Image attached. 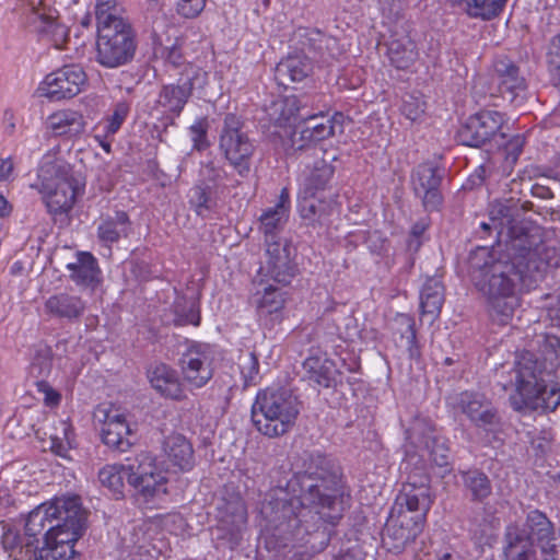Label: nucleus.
<instances>
[{
	"mask_svg": "<svg viewBox=\"0 0 560 560\" xmlns=\"http://www.w3.org/2000/svg\"><path fill=\"white\" fill-rule=\"evenodd\" d=\"M345 510L340 478L330 471L324 455L310 453L303 459V470L294 472L284 487L266 493L260 514L279 547L304 545L316 535L327 546Z\"/></svg>",
	"mask_w": 560,
	"mask_h": 560,
	"instance_id": "nucleus-1",
	"label": "nucleus"
},
{
	"mask_svg": "<svg viewBox=\"0 0 560 560\" xmlns=\"http://www.w3.org/2000/svg\"><path fill=\"white\" fill-rule=\"evenodd\" d=\"M548 267L549 261L541 257L538 248H528L511 261H495L480 269L474 277V284L486 296L491 319L499 325L509 324L518 305L517 285L530 291L544 278Z\"/></svg>",
	"mask_w": 560,
	"mask_h": 560,
	"instance_id": "nucleus-2",
	"label": "nucleus"
},
{
	"mask_svg": "<svg viewBox=\"0 0 560 560\" xmlns=\"http://www.w3.org/2000/svg\"><path fill=\"white\" fill-rule=\"evenodd\" d=\"M544 351L541 362L534 354H523L516 363L515 393L511 402L515 410L551 412L560 405V340Z\"/></svg>",
	"mask_w": 560,
	"mask_h": 560,
	"instance_id": "nucleus-3",
	"label": "nucleus"
},
{
	"mask_svg": "<svg viewBox=\"0 0 560 560\" xmlns=\"http://www.w3.org/2000/svg\"><path fill=\"white\" fill-rule=\"evenodd\" d=\"M127 464H107L98 471V479L115 499L125 494V479L145 502L166 494L168 479L159 467L156 456L142 451L133 458H126Z\"/></svg>",
	"mask_w": 560,
	"mask_h": 560,
	"instance_id": "nucleus-4",
	"label": "nucleus"
},
{
	"mask_svg": "<svg viewBox=\"0 0 560 560\" xmlns=\"http://www.w3.org/2000/svg\"><path fill=\"white\" fill-rule=\"evenodd\" d=\"M95 15L96 60L106 68H116L130 61L137 48L135 33L131 25L117 15L115 1L98 0Z\"/></svg>",
	"mask_w": 560,
	"mask_h": 560,
	"instance_id": "nucleus-5",
	"label": "nucleus"
},
{
	"mask_svg": "<svg viewBox=\"0 0 560 560\" xmlns=\"http://www.w3.org/2000/svg\"><path fill=\"white\" fill-rule=\"evenodd\" d=\"M299 413L296 397L283 388L267 387L259 390L252 407L255 428L268 438L288 433L295 424Z\"/></svg>",
	"mask_w": 560,
	"mask_h": 560,
	"instance_id": "nucleus-6",
	"label": "nucleus"
},
{
	"mask_svg": "<svg viewBox=\"0 0 560 560\" xmlns=\"http://www.w3.org/2000/svg\"><path fill=\"white\" fill-rule=\"evenodd\" d=\"M553 539L555 529L550 520L539 510H532L523 526L517 523L506 526L502 560H536L534 542L541 547Z\"/></svg>",
	"mask_w": 560,
	"mask_h": 560,
	"instance_id": "nucleus-7",
	"label": "nucleus"
},
{
	"mask_svg": "<svg viewBox=\"0 0 560 560\" xmlns=\"http://www.w3.org/2000/svg\"><path fill=\"white\" fill-rule=\"evenodd\" d=\"M63 516L38 548L35 560H75V542L84 532L85 517L78 498L63 499Z\"/></svg>",
	"mask_w": 560,
	"mask_h": 560,
	"instance_id": "nucleus-8",
	"label": "nucleus"
},
{
	"mask_svg": "<svg viewBox=\"0 0 560 560\" xmlns=\"http://www.w3.org/2000/svg\"><path fill=\"white\" fill-rule=\"evenodd\" d=\"M84 182L75 176L67 163H56L43 170L38 191L49 213L63 214L72 210L78 196L84 189Z\"/></svg>",
	"mask_w": 560,
	"mask_h": 560,
	"instance_id": "nucleus-9",
	"label": "nucleus"
},
{
	"mask_svg": "<svg viewBox=\"0 0 560 560\" xmlns=\"http://www.w3.org/2000/svg\"><path fill=\"white\" fill-rule=\"evenodd\" d=\"M244 120L234 113H228L223 119L219 147L224 158L237 174L246 177L250 171V160L255 145L244 130Z\"/></svg>",
	"mask_w": 560,
	"mask_h": 560,
	"instance_id": "nucleus-10",
	"label": "nucleus"
},
{
	"mask_svg": "<svg viewBox=\"0 0 560 560\" xmlns=\"http://www.w3.org/2000/svg\"><path fill=\"white\" fill-rule=\"evenodd\" d=\"M425 523L423 514L409 515L392 508L382 530V547L388 552L401 553L423 532Z\"/></svg>",
	"mask_w": 560,
	"mask_h": 560,
	"instance_id": "nucleus-11",
	"label": "nucleus"
},
{
	"mask_svg": "<svg viewBox=\"0 0 560 560\" xmlns=\"http://www.w3.org/2000/svg\"><path fill=\"white\" fill-rule=\"evenodd\" d=\"M88 84V75L79 65H65L44 77L37 88L40 97L50 102L71 100Z\"/></svg>",
	"mask_w": 560,
	"mask_h": 560,
	"instance_id": "nucleus-12",
	"label": "nucleus"
},
{
	"mask_svg": "<svg viewBox=\"0 0 560 560\" xmlns=\"http://www.w3.org/2000/svg\"><path fill=\"white\" fill-rule=\"evenodd\" d=\"M504 124V114L498 110L482 109L466 119L459 128L457 137L464 145L480 148L497 138L505 139Z\"/></svg>",
	"mask_w": 560,
	"mask_h": 560,
	"instance_id": "nucleus-13",
	"label": "nucleus"
},
{
	"mask_svg": "<svg viewBox=\"0 0 560 560\" xmlns=\"http://www.w3.org/2000/svg\"><path fill=\"white\" fill-rule=\"evenodd\" d=\"M491 82L498 94L513 105L523 103L527 90L520 67L508 57H498L492 63Z\"/></svg>",
	"mask_w": 560,
	"mask_h": 560,
	"instance_id": "nucleus-14",
	"label": "nucleus"
},
{
	"mask_svg": "<svg viewBox=\"0 0 560 560\" xmlns=\"http://www.w3.org/2000/svg\"><path fill=\"white\" fill-rule=\"evenodd\" d=\"M102 423V442L109 448L127 452L132 445V431L126 416L112 405H98L94 412Z\"/></svg>",
	"mask_w": 560,
	"mask_h": 560,
	"instance_id": "nucleus-15",
	"label": "nucleus"
},
{
	"mask_svg": "<svg viewBox=\"0 0 560 560\" xmlns=\"http://www.w3.org/2000/svg\"><path fill=\"white\" fill-rule=\"evenodd\" d=\"M435 495L433 494L430 486V478L428 475L419 477V482L412 480L410 476L408 481L405 482L396 495L393 504L395 511H400L410 514H423L427 520L428 514L434 503Z\"/></svg>",
	"mask_w": 560,
	"mask_h": 560,
	"instance_id": "nucleus-16",
	"label": "nucleus"
},
{
	"mask_svg": "<svg viewBox=\"0 0 560 560\" xmlns=\"http://www.w3.org/2000/svg\"><path fill=\"white\" fill-rule=\"evenodd\" d=\"M201 69L192 63L184 66L176 83L164 84L159 93L158 104L175 117H179L192 95L195 81Z\"/></svg>",
	"mask_w": 560,
	"mask_h": 560,
	"instance_id": "nucleus-17",
	"label": "nucleus"
},
{
	"mask_svg": "<svg viewBox=\"0 0 560 560\" xmlns=\"http://www.w3.org/2000/svg\"><path fill=\"white\" fill-rule=\"evenodd\" d=\"M185 382L194 388L203 387L213 376L212 358L206 346L192 345L179 359Z\"/></svg>",
	"mask_w": 560,
	"mask_h": 560,
	"instance_id": "nucleus-18",
	"label": "nucleus"
},
{
	"mask_svg": "<svg viewBox=\"0 0 560 560\" xmlns=\"http://www.w3.org/2000/svg\"><path fill=\"white\" fill-rule=\"evenodd\" d=\"M458 408L471 421V423L485 431H494L500 424V417L491 401L482 394L463 392L458 396Z\"/></svg>",
	"mask_w": 560,
	"mask_h": 560,
	"instance_id": "nucleus-19",
	"label": "nucleus"
},
{
	"mask_svg": "<svg viewBox=\"0 0 560 560\" xmlns=\"http://www.w3.org/2000/svg\"><path fill=\"white\" fill-rule=\"evenodd\" d=\"M88 122L82 112L67 107L51 112L44 121L47 133L67 141H74L85 132Z\"/></svg>",
	"mask_w": 560,
	"mask_h": 560,
	"instance_id": "nucleus-20",
	"label": "nucleus"
},
{
	"mask_svg": "<svg viewBox=\"0 0 560 560\" xmlns=\"http://www.w3.org/2000/svg\"><path fill=\"white\" fill-rule=\"evenodd\" d=\"M257 320L260 325L272 328L283 319L287 304V293L279 288L268 284L253 294Z\"/></svg>",
	"mask_w": 560,
	"mask_h": 560,
	"instance_id": "nucleus-21",
	"label": "nucleus"
},
{
	"mask_svg": "<svg viewBox=\"0 0 560 560\" xmlns=\"http://www.w3.org/2000/svg\"><path fill=\"white\" fill-rule=\"evenodd\" d=\"M63 499H55L36 506L28 513L25 522V535L34 538L38 542L37 537L43 535L44 540L51 534L55 526H58L63 516Z\"/></svg>",
	"mask_w": 560,
	"mask_h": 560,
	"instance_id": "nucleus-22",
	"label": "nucleus"
},
{
	"mask_svg": "<svg viewBox=\"0 0 560 560\" xmlns=\"http://www.w3.org/2000/svg\"><path fill=\"white\" fill-rule=\"evenodd\" d=\"M266 256L265 267L260 268L265 276L279 284H290L296 275V265L290 256L289 246L270 242L266 245Z\"/></svg>",
	"mask_w": 560,
	"mask_h": 560,
	"instance_id": "nucleus-23",
	"label": "nucleus"
},
{
	"mask_svg": "<svg viewBox=\"0 0 560 560\" xmlns=\"http://www.w3.org/2000/svg\"><path fill=\"white\" fill-rule=\"evenodd\" d=\"M291 210L290 191L283 187L279 194L278 201L273 207L262 211L259 217V230L265 236V243L280 242L279 234L287 224Z\"/></svg>",
	"mask_w": 560,
	"mask_h": 560,
	"instance_id": "nucleus-24",
	"label": "nucleus"
},
{
	"mask_svg": "<svg viewBox=\"0 0 560 560\" xmlns=\"http://www.w3.org/2000/svg\"><path fill=\"white\" fill-rule=\"evenodd\" d=\"M303 370L306 380L322 388L336 387L341 375L335 361L320 350L310 352L303 362Z\"/></svg>",
	"mask_w": 560,
	"mask_h": 560,
	"instance_id": "nucleus-25",
	"label": "nucleus"
},
{
	"mask_svg": "<svg viewBox=\"0 0 560 560\" xmlns=\"http://www.w3.org/2000/svg\"><path fill=\"white\" fill-rule=\"evenodd\" d=\"M416 194H422V205L425 210H438L443 201L440 191L441 177L438 170L430 163H422L417 166L412 176Z\"/></svg>",
	"mask_w": 560,
	"mask_h": 560,
	"instance_id": "nucleus-26",
	"label": "nucleus"
},
{
	"mask_svg": "<svg viewBox=\"0 0 560 560\" xmlns=\"http://www.w3.org/2000/svg\"><path fill=\"white\" fill-rule=\"evenodd\" d=\"M148 380L152 388L165 399L184 400L186 389L175 369L166 363H156L148 370Z\"/></svg>",
	"mask_w": 560,
	"mask_h": 560,
	"instance_id": "nucleus-27",
	"label": "nucleus"
},
{
	"mask_svg": "<svg viewBox=\"0 0 560 560\" xmlns=\"http://www.w3.org/2000/svg\"><path fill=\"white\" fill-rule=\"evenodd\" d=\"M301 102L296 95H287L272 105L271 120L279 137L289 138L290 142L295 136L300 118Z\"/></svg>",
	"mask_w": 560,
	"mask_h": 560,
	"instance_id": "nucleus-28",
	"label": "nucleus"
},
{
	"mask_svg": "<svg viewBox=\"0 0 560 560\" xmlns=\"http://www.w3.org/2000/svg\"><path fill=\"white\" fill-rule=\"evenodd\" d=\"M85 308L86 303L80 295L67 291L51 294L44 303L48 316L70 323L81 318Z\"/></svg>",
	"mask_w": 560,
	"mask_h": 560,
	"instance_id": "nucleus-29",
	"label": "nucleus"
},
{
	"mask_svg": "<svg viewBox=\"0 0 560 560\" xmlns=\"http://www.w3.org/2000/svg\"><path fill=\"white\" fill-rule=\"evenodd\" d=\"M167 464L174 471L188 472L196 465L192 444L182 434H171L163 443Z\"/></svg>",
	"mask_w": 560,
	"mask_h": 560,
	"instance_id": "nucleus-30",
	"label": "nucleus"
},
{
	"mask_svg": "<svg viewBox=\"0 0 560 560\" xmlns=\"http://www.w3.org/2000/svg\"><path fill=\"white\" fill-rule=\"evenodd\" d=\"M343 114L336 112L325 122L316 124L313 127H305L301 130L298 138H292L291 147L293 150H304L316 145L318 142L329 139L336 133V126L342 130Z\"/></svg>",
	"mask_w": 560,
	"mask_h": 560,
	"instance_id": "nucleus-31",
	"label": "nucleus"
},
{
	"mask_svg": "<svg viewBox=\"0 0 560 560\" xmlns=\"http://www.w3.org/2000/svg\"><path fill=\"white\" fill-rule=\"evenodd\" d=\"M335 175V166L323 160L316 161L313 167L304 176L301 184V194L306 197H319L320 194L330 188Z\"/></svg>",
	"mask_w": 560,
	"mask_h": 560,
	"instance_id": "nucleus-32",
	"label": "nucleus"
},
{
	"mask_svg": "<svg viewBox=\"0 0 560 560\" xmlns=\"http://www.w3.org/2000/svg\"><path fill=\"white\" fill-rule=\"evenodd\" d=\"M66 268L71 280L78 285L93 287L100 280L97 260L90 252H79L77 261L67 264Z\"/></svg>",
	"mask_w": 560,
	"mask_h": 560,
	"instance_id": "nucleus-33",
	"label": "nucleus"
},
{
	"mask_svg": "<svg viewBox=\"0 0 560 560\" xmlns=\"http://www.w3.org/2000/svg\"><path fill=\"white\" fill-rule=\"evenodd\" d=\"M131 222L126 211H116L113 217L102 219L97 226V237L109 249L121 236H127Z\"/></svg>",
	"mask_w": 560,
	"mask_h": 560,
	"instance_id": "nucleus-34",
	"label": "nucleus"
},
{
	"mask_svg": "<svg viewBox=\"0 0 560 560\" xmlns=\"http://www.w3.org/2000/svg\"><path fill=\"white\" fill-rule=\"evenodd\" d=\"M444 304V287L434 278H429L420 291V308L422 315H431L435 318L440 315Z\"/></svg>",
	"mask_w": 560,
	"mask_h": 560,
	"instance_id": "nucleus-35",
	"label": "nucleus"
},
{
	"mask_svg": "<svg viewBox=\"0 0 560 560\" xmlns=\"http://www.w3.org/2000/svg\"><path fill=\"white\" fill-rule=\"evenodd\" d=\"M499 526V520L493 516L475 517L469 527L470 538L480 549L492 547L498 539Z\"/></svg>",
	"mask_w": 560,
	"mask_h": 560,
	"instance_id": "nucleus-36",
	"label": "nucleus"
},
{
	"mask_svg": "<svg viewBox=\"0 0 560 560\" xmlns=\"http://www.w3.org/2000/svg\"><path fill=\"white\" fill-rule=\"evenodd\" d=\"M49 436L51 452L60 457H66L74 441V431L70 420L56 421Z\"/></svg>",
	"mask_w": 560,
	"mask_h": 560,
	"instance_id": "nucleus-37",
	"label": "nucleus"
},
{
	"mask_svg": "<svg viewBox=\"0 0 560 560\" xmlns=\"http://www.w3.org/2000/svg\"><path fill=\"white\" fill-rule=\"evenodd\" d=\"M278 70L291 82H301L312 73L313 65L304 55H290L279 62Z\"/></svg>",
	"mask_w": 560,
	"mask_h": 560,
	"instance_id": "nucleus-38",
	"label": "nucleus"
},
{
	"mask_svg": "<svg viewBox=\"0 0 560 560\" xmlns=\"http://www.w3.org/2000/svg\"><path fill=\"white\" fill-rule=\"evenodd\" d=\"M390 63L399 70L410 68L418 58V51L413 42L392 40L388 46Z\"/></svg>",
	"mask_w": 560,
	"mask_h": 560,
	"instance_id": "nucleus-39",
	"label": "nucleus"
},
{
	"mask_svg": "<svg viewBox=\"0 0 560 560\" xmlns=\"http://www.w3.org/2000/svg\"><path fill=\"white\" fill-rule=\"evenodd\" d=\"M39 33L46 36L51 45L61 49L63 44L68 40L69 30L66 25L58 22L57 16L49 12L48 14H40Z\"/></svg>",
	"mask_w": 560,
	"mask_h": 560,
	"instance_id": "nucleus-40",
	"label": "nucleus"
},
{
	"mask_svg": "<svg viewBox=\"0 0 560 560\" xmlns=\"http://www.w3.org/2000/svg\"><path fill=\"white\" fill-rule=\"evenodd\" d=\"M219 518L231 527H238L247 521L246 504L241 495H236L229 501H225L219 508Z\"/></svg>",
	"mask_w": 560,
	"mask_h": 560,
	"instance_id": "nucleus-41",
	"label": "nucleus"
},
{
	"mask_svg": "<svg viewBox=\"0 0 560 560\" xmlns=\"http://www.w3.org/2000/svg\"><path fill=\"white\" fill-rule=\"evenodd\" d=\"M506 2L508 0H469L466 13L472 19L490 21L503 12Z\"/></svg>",
	"mask_w": 560,
	"mask_h": 560,
	"instance_id": "nucleus-42",
	"label": "nucleus"
},
{
	"mask_svg": "<svg viewBox=\"0 0 560 560\" xmlns=\"http://www.w3.org/2000/svg\"><path fill=\"white\" fill-rule=\"evenodd\" d=\"M427 102L420 93H409L404 95L399 106L400 114L411 122L421 121L425 114Z\"/></svg>",
	"mask_w": 560,
	"mask_h": 560,
	"instance_id": "nucleus-43",
	"label": "nucleus"
},
{
	"mask_svg": "<svg viewBox=\"0 0 560 560\" xmlns=\"http://www.w3.org/2000/svg\"><path fill=\"white\" fill-rule=\"evenodd\" d=\"M186 301L184 298H178L175 300L173 304L174 318L173 324L176 327H183L187 325H192L198 327L201 322V316L199 308L195 305H190L187 311L184 312V305Z\"/></svg>",
	"mask_w": 560,
	"mask_h": 560,
	"instance_id": "nucleus-44",
	"label": "nucleus"
},
{
	"mask_svg": "<svg viewBox=\"0 0 560 560\" xmlns=\"http://www.w3.org/2000/svg\"><path fill=\"white\" fill-rule=\"evenodd\" d=\"M464 480L475 500H483L490 495L491 483L486 474L480 471L468 472Z\"/></svg>",
	"mask_w": 560,
	"mask_h": 560,
	"instance_id": "nucleus-45",
	"label": "nucleus"
},
{
	"mask_svg": "<svg viewBox=\"0 0 560 560\" xmlns=\"http://www.w3.org/2000/svg\"><path fill=\"white\" fill-rule=\"evenodd\" d=\"M1 545L9 558L13 560L23 559V544L22 536L19 530L13 528H7L1 537Z\"/></svg>",
	"mask_w": 560,
	"mask_h": 560,
	"instance_id": "nucleus-46",
	"label": "nucleus"
},
{
	"mask_svg": "<svg viewBox=\"0 0 560 560\" xmlns=\"http://www.w3.org/2000/svg\"><path fill=\"white\" fill-rule=\"evenodd\" d=\"M547 63L553 85L560 90V33L550 39L547 51Z\"/></svg>",
	"mask_w": 560,
	"mask_h": 560,
	"instance_id": "nucleus-47",
	"label": "nucleus"
},
{
	"mask_svg": "<svg viewBox=\"0 0 560 560\" xmlns=\"http://www.w3.org/2000/svg\"><path fill=\"white\" fill-rule=\"evenodd\" d=\"M190 139L192 142V150L202 152L210 147L208 140V121L207 118H198L189 127Z\"/></svg>",
	"mask_w": 560,
	"mask_h": 560,
	"instance_id": "nucleus-48",
	"label": "nucleus"
},
{
	"mask_svg": "<svg viewBox=\"0 0 560 560\" xmlns=\"http://www.w3.org/2000/svg\"><path fill=\"white\" fill-rule=\"evenodd\" d=\"M430 460L439 467L448 463L450 450L441 438L434 436L425 442Z\"/></svg>",
	"mask_w": 560,
	"mask_h": 560,
	"instance_id": "nucleus-49",
	"label": "nucleus"
},
{
	"mask_svg": "<svg viewBox=\"0 0 560 560\" xmlns=\"http://www.w3.org/2000/svg\"><path fill=\"white\" fill-rule=\"evenodd\" d=\"M116 133L117 131L109 129L108 124L102 119L94 126L93 139L105 153L109 154L112 152V142Z\"/></svg>",
	"mask_w": 560,
	"mask_h": 560,
	"instance_id": "nucleus-50",
	"label": "nucleus"
},
{
	"mask_svg": "<svg viewBox=\"0 0 560 560\" xmlns=\"http://www.w3.org/2000/svg\"><path fill=\"white\" fill-rule=\"evenodd\" d=\"M130 112V105L126 101L117 102L113 108V113L103 118L108 124L109 129L119 131L122 124L127 119Z\"/></svg>",
	"mask_w": 560,
	"mask_h": 560,
	"instance_id": "nucleus-51",
	"label": "nucleus"
},
{
	"mask_svg": "<svg viewBox=\"0 0 560 560\" xmlns=\"http://www.w3.org/2000/svg\"><path fill=\"white\" fill-rule=\"evenodd\" d=\"M397 324V334L401 339H415L417 336L416 320L413 316L405 313H398L395 317Z\"/></svg>",
	"mask_w": 560,
	"mask_h": 560,
	"instance_id": "nucleus-52",
	"label": "nucleus"
},
{
	"mask_svg": "<svg viewBox=\"0 0 560 560\" xmlns=\"http://www.w3.org/2000/svg\"><path fill=\"white\" fill-rule=\"evenodd\" d=\"M36 390L44 396V405L48 408H57L61 402V394L56 390L47 381H37Z\"/></svg>",
	"mask_w": 560,
	"mask_h": 560,
	"instance_id": "nucleus-53",
	"label": "nucleus"
},
{
	"mask_svg": "<svg viewBox=\"0 0 560 560\" xmlns=\"http://www.w3.org/2000/svg\"><path fill=\"white\" fill-rule=\"evenodd\" d=\"M207 0H178L176 11L185 19H195L200 15Z\"/></svg>",
	"mask_w": 560,
	"mask_h": 560,
	"instance_id": "nucleus-54",
	"label": "nucleus"
},
{
	"mask_svg": "<svg viewBox=\"0 0 560 560\" xmlns=\"http://www.w3.org/2000/svg\"><path fill=\"white\" fill-rule=\"evenodd\" d=\"M315 199H318L322 202L320 197H306L305 194L299 192V201H298V211L302 219L304 220H314L317 214V207L315 205Z\"/></svg>",
	"mask_w": 560,
	"mask_h": 560,
	"instance_id": "nucleus-55",
	"label": "nucleus"
},
{
	"mask_svg": "<svg viewBox=\"0 0 560 560\" xmlns=\"http://www.w3.org/2000/svg\"><path fill=\"white\" fill-rule=\"evenodd\" d=\"M192 202L195 210L201 214L203 210L210 209V192L207 186H196L192 189Z\"/></svg>",
	"mask_w": 560,
	"mask_h": 560,
	"instance_id": "nucleus-56",
	"label": "nucleus"
},
{
	"mask_svg": "<svg viewBox=\"0 0 560 560\" xmlns=\"http://www.w3.org/2000/svg\"><path fill=\"white\" fill-rule=\"evenodd\" d=\"M525 138L522 135L513 136L506 143V159L515 162L523 151Z\"/></svg>",
	"mask_w": 560,
	"mask_h": 560,
	"instance_id": "nucleus-57",
	"label": "nucleus"
},
{
	"mask_svg": "<svg viewBox=\"0 0 560 560\" xmlns=\"http://www.w3.org/2000/svg\"><path fill=\"white\" fill-rule=\"evenodd\" d=\"M364 552L359 546L340 548L332 555L331 560H363Z\"/></svg>",
	"mask_w": 560,
	"mask_h": 560,
	"instance_id": "nucleus-58",
	"label": "nucleus"
},
{
	"mask_svg": "<svg viewBox=\"0 0 560 560\" xmlns=\"http://www.w3.org/2000/svg\"><path fill=\"white\" fill-rule=\"evenodd\" d=\"M429 228V223L425 220H420L413 223L410 230V236L417 241L416 249H418L421 245L420 238L425 233Z\"/></svg>",
	"mask_w": 560,
	"mask_h": 560,
	"instance_id": "nucleus-59",
	"label": "nucleus"
},
{
	"mask_svg": "<svg viewBox=\"0 0 560 560\" xmlns=\"http://www.w3.org/2000/svg\"><path fill=\"white\" fill-rule=\"evenodd\" d=\"M540 548L544 555V560H560V542L558 545H544Z\"/></svg>",
	"mask_w": 560,
	"mask_h": 560,
	"instance_id": "nucleus-60",
	"label": "nucleus"
},
{
	"mask_svg": "<svg viewBox=\"0 0 560 560\" xmlns=\"http://www.w3.org/2000/svg\"><path fill=\"white\" fill-rule=\"evenodd\" d=\"M407 351L410 359L419 360L421 358V346L417 339V336L415 339L407 340Z\"/></svg>",
	"mask_w": 560,
	"mask_h": 560,
	"instance_id": "nucleus-61",
	"label": "nucleus"
},
{
	"mask_svg": "<svg viewBox=\"0 0 560 560\" xmlns=\"http://www.w3.org/2000/svg\"><path fill=\"white\" fill-rule=\"evenodd\" d=\"M13 172V162L10 158L0 160V180L10 178Z\"/></svg>",
	"mask_w": 560,
	"mask_h": 560,
	"instance_id": "nucleus-62",
	"label": "nucleus"
},
{
	"mask_svg": "<svg viewBox=\"0 0 560 560\" xmlns=\"http://www.w3.org/2000/svg\"><path fill=\"white\" fill-rule=\"evenodd\" d=\"M182 59L183 55L180 52V49L172 47V49L168 51L167 60L174 66H179L182 65Z\"/></svg>",
	"mask_w": 560,
	"mask_h": 560,
	"instance_id": "nucleus-63",
	"label": "nucleus"
},
{
	"mask_svg": "<svg viewBox=\"0 0 560 560\" xmlns=\"http://www.w3.org/2000/svg\"><path fill=\"white\" fill-rule=\"evenodd\" d=\"M12 211V207L9 203V201L0 195V217L4 218L8 217Z\"/></svg>",
	"mask_w": 560,
	"mask_h": 560,
	"instance_id": "nucleus-64",
	"label": "nucleus"
}]
</instances>
